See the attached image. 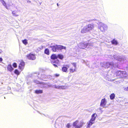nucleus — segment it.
<instances>
[{
	"label": "nucleus",
	"instance_id": "nucleus-1",
	"mask_svg": "<svg viewBox=\"0 0 128 128\" xmlns=\"http://www.w3.org/2000/svg\"><path fill=\"white\" fill-rule=\"evenodd\" d=\"M83 121L79 122L78 120H76L73 124V126L76 128H80L85 124Z\"/></svg>",
	"mask_w": 128,
	"mask_h": 128
},
{
	"label": "nucleus",
	"instance_id": "nucleus-2",
	"mask_svg": "<svg viewBox=\"0 0 128 128\" xmlns=\"http://www.w3.org/2000/svg\"><path fill=\"white\" fill-rule=\"evenodd\" d=\"M98 25V28L101 31L104 32L107 30L108 27L106 24L102 22H100Z\"/></svg>",
	"mask_w": 128,
	"mask_h": 128
},
{
	"label": "nucleus",
	"instance_id": "nucleus-3",
	"mask_svg": "<svg viewBox=\"0 0 128 128\" xmlns=\"http://www.w3.org/2000/svg\"><path fill=\"white\" fill-rule=\"evenodd\" d=\"M72 66L70 69V72H74L76 71L77 69V63L76 62L71 63Z\"/></svg>",
	"mask_w": 128,
	"mask_h": 128
},
{
	"label": "nucleus",
	"instance_id": "nucleus-4",
	"mask_svg": "<svg viewBox=\"0 0 128 128\" xmlns=\"http://www.w3.org/2000/svg\"><path fill=\"white\" fill-rule=\"evenodd\" d=\"M101 65L105 68H108L109 67L112 68L114 66V64L112 62H106L104 63H101Z\"/></svg>",
	"mask_w": 128,
	"mask_h": 128
},
{
	"label": "nucleus",
	"instance_id": "nucleus-5",
	"mask_svg": "<svg viewBox=\"0 0 128 128\" xmlns=\"http://www.w3.org/2000/svg\"><path fill=\"white\" fill-rule=\"evenodd\" d=\"M52 59L53 60L52 61H51V62L52 64H53V65L55 67H57V65L55 64H54V62H55V63L58 64L59 63V61L58 60H56L55 61L54 60L57 58H58L57 56H56L55 54H54L52 55L51 57Z\"/></svg>",
	"mask_w": 128,
	"mask_h": 128
},
{
	"label": "nucleus",
	"instance_id": "nucleus-6",
	"mask_svg": "<svg viewBox=\"0 0 128 128\" xmlns=\"http://www.w3.org/2000/svg\"><path fill=\"white\" fill-rule=\"evenodd\" d=\"M27 58L28 59L31 60H34L36 58L35 54L30 53L26 56Z\"/></svg>",
	"mask_w": 128,
	"mask_h": 128
},
{
	"label": "nucleus",
	"instance_id": "nucleus-7",
	"mask_svg": "<svg viewBox=\"0 0 128 128\" xmlns=\"http://www.w3.org/2000/svg\"><path fill=\"white\" fill-rule=\"evenodd\" d=\"M107 103L106 100L105 98L102 99L101 100L100 103V106L104 108H106Z\"/></svg>",
	"mask_w": 128,
	"mask_h": 128
},
{
	"label": "nucleus",
	"instance_id": "nucleus-8",
	"mask_svg": "<svg viewBox=\"0 0 128 128\" xmlns=\"http://www.w3.org/2000/svg\"><path fill=\"white\" fill-rule=\"evenodd\" d=\"M87 43L86 42L80 43L78 44V46L80 48L84 49L86 48L87 46Z\"/></svg>",
	"mask_w": 128,
	"mask_h": 128
},
{
	"label": "nucleus",
	"instance_id": "nucleus-9",
	"mask_svg": "<svg viewBox=\"0 0 128 128\" xmlns=\"http://www.w3.org/2000/svg\"><path fill=\"white\" fill-rule=\"evenodd\" d=\"M113 58L114 59H116L118 61L120 62H123L124 61V59L122 58V57L120 56H113Z\"/></svg>",
	"mask_w": 128,
	"mask_h": 128
},
{
	"label": "nucleus",
	"instance_id": "nucleus-10",
	"mask_svg": "<svg viewBox=\"0 0 128 128\" xmlns=\"http://www.w3.org/2000/svg\"><path fill=\"white\" fill-rule=\"evenodd\" d=\"M24 63L23 61H21L19 65V69L22 71L24 69Z\"/></svg>",
	"mask_w": 128,
	"mask_h": 128
},
{
	"label": "nucleus",
	"instance_id": "nucleus-11",
	"mask_svg": "<svg viewBox=\"0 0 128 128\" xmlns=\"http://www.w3.org/2000/svg\"><path fill=\"white\" fill-rule=\"evenodd\" d=\"M85 26L88 32L94 28L93 25L92 24H89Z\"/></svg>",
	"mask_w": 128,
	"mask_h": 128
},
{
	"label": "nucleus",
	"instance_id": "nucleus-12",
	"mask_svg": "<svg viewBox=\"0 0 128 128\" xmlns=\"http://www.w3.org/2000/svg\"><path fill=\"white\" fill-rule=\"evenodd\" d=\"M20 12V11L19 10H14L12 12V14L14 16H19Z\"/></svg>",
	"mask_w": 128,
	"mask_h": 128
},
{
	"label": "nucleus",
	"instance_id": "nucleus-13",
	"mask_svg": "<svg viewBox=\"0 0 128 128\" xmlns=\"http://www.w3.org/2000/svg\"><path fill=\"white\" fill-rule=\"evenodd\" d=\"M70 66L68 64L64 66L62 68V70L64 72H66L67 70L69 68Z\"/></svg>",
	"mask_w": 128,
	"mask_h": 128
},
{
	"label": "nucleus",
	"instance_id": "nucleus-14",
	"mask_svg": "<svg viewBox=\"0 0 128 128\" xmlns=\"http://www.w3.org/2000/svg\"><path fill=\"white\" fill-rule=\"evenodd\" d=\"M55 88L60 89H66L67 88V86H55Z\"/></svg>",
	"mask_w": 128,
	"mask_h": 128
},
{
	"label": "nucleus",
	"instance_id": "nucleus-15",
	"mask_svg": "<svg viewBox=\"0 0 128 128\" xmlns=\"http://www.w3.org/2000/svg\"><path fill=\"white\" fill-rule=\"evenodd\" d=\"M96 116L97 114L96 113H95L93 114L90 120L94 122Z\"/></svg>",
	"mask_w": 128,
	"mask_h": 128
},
{
	"label": "nucleus",
	"instance_id": "nucleus-16",
	"mask_svg": "<svg viewBox=\"0 0 128 128\" xmlns=\"http://www.w3.org/2000/svg\"><path fill=\"white\" fill-rule=\"evenodd\" d=\"M57 48L58 50H62V49L66 50V47L61 45H57Z\"/></svg>",
	"mask_w": 128,
	"mask_h": 128
},
{
	"label": "nucleus",
	"instance_id": "nucleus-17",
	"mask_svg": "<svg viewBox=\"0 0 128 128\" xmlns=\"http://www.w3.org/2000/svg\"><path fill=\"white\" fill-rule=\"evenodd\" d=\"M88 32L87 28L86 26L84 27L81 30V32L82 33H84Z\"/></svg>",
	"mask_w": 128,
	"mask_h": 128
},
{
	"label": "nucleus",
	"instance_id": "nucleus-18",
	"mask_svg": "<svg viewBox=\"0 0 128 128\" xmlns=\"http://www.w3.org/2000/svg\"><path fill=\"white\" fill-rule=\"evenodd\" d=\"M94 122L91 120H90L89 122L87 123L88 125L87 126V127L89 128L90 126L94 123Z\"/></svg>",
	"mask_w": 128,
	"mask_h": 128
},
{
	"label": "nucleus",
	"instance_id": "nucleus-19",
	"mask_svg": "<svg viewBox=\"0 0 128 128\" xmlns=\"http://www.w3.org/2000/svg\"><path fill=\"white\" fill-rule=\"evenodd\" d=\"M7 69L10 72H12L13 70V68L10 64H9L8 66Z\"/></svg>",
	"mask_w": 128,
	"mask_h": 128
},
{
	"label": "nucleus",
	"instance_id": "nucleus-20",
	"mask_svg": "<svg viewBox=\"0 0 128 128\" xmlns=\"http://www.w3.org/2000/svg\"><path fill=\"white\" fill-rule=\"evenodd\" d=\"M0 1L2 5L5 6V8L7 9H8V6L6 2L4 0H0Z\"/></svg>",
	"mask_w": 128,
	"mask_h": 128
},
{
	"label": "nucleus",
	"instance_id": "nucleus-21",
	"mask_svg": "<svg viewBox=\"0 0 128 128\" xmlns=\"http://www.w3.org/2000/svg\"><path fill=\"white\" fill-rule=\"evenodd\" d=\"M57 45H56L52 46H50V47H51L52 48V50L54 52H56V49L57 48Z\"/></svg>",
	"mask_w": 128,
	"mask_h": 128
},
{
	"label": "nucleus",
	"instance_id": "nucleus-22",
	"mask_svg": "<svg viewBox=\"0 0 128 128\" xmlns=\"http://www.w3.org/2000/svg\"><path fill=\"white\" fill-rule=\"evenodd\" d=\"M42 90H36L35 91V93L36 94H41L42 93Z\"/></svg>",
	"mask_w": 128,
	"mask_h": 128
},
{
	"label": "nucleus",
	"instance_id": "nucleus-23",
	"mask_svg": "<svg viewBox=\"0 0 128 128\" xmlns=\"http://www.w3.org/2000/svg\"><path fill=\"white\" fill-rule=\"evenodd\" d=\"M127 76V74L126 72L122 71V78L126 77Z\"/></svg>",
	"mask_w": 128,
	"mask_h": 128
},
{
	"label": "nucleus",
	"instance_id": "nucleus-24",
	"mask_svg": "<svg viewBox=\"0 0 128 128\" xmlns=\"http://www.w3.org/2000/svg\"><path fill=\"white\" fill-rule=\"evenodd\" d=\"M111 42L112 44L115 45H116L118 44L117 41L114 39L112 40L111 41Z\"/></svg>",
	"mask_w": 128,
	"mask_h": 128
},
{
	"label": "nucleus",
	"instance_id": "nucleus-25",
	"mask_svg": "<svg viewBox=\"0 0 128 128\" xmlns=\"http://www.w3.org/2000/svg\"><path fill=\"white\" fill-rule=\"evenodd\" d=\"M122 71H119L117 73V75L118 76H120L121 77H122Z\"/></svg>",
	"mask_w": 128,
	"mask_h": 128
},
{
	"label": "nucleus",
	"instance_id": "nucleus-26",
	"mask_svg": "<svg viewBox=\"0 0 128 128\" xmlns=\"http://www.w3.org/2000/svg\"><path fill=\"white\" fill-rule=\"evenodd\" d=\"M115 97V94H114L113 93L110 95V97L111 100L114 99Z\"/></svg>",
	"mask_w": 128,
	"mask_h": 128
},
{
	"label": "nucleus",
	"instance_id": "nucleus-27",
	"mask_svg": "<svg viewBox=\"0 0 128 128\" xmlns=\"http://www.w3.org/2000/svg\"><path fill=\"white\" fill-rule=\"evenodd\" d=\"M44 53L47 55H49V50L47 48L44 51Z\"/></svg>",
	"mask_w": 128,
	"mask_h": 128
},
{
	"label": "nucleus",
	"instance_id": "nucleus-28",
	"mask_svg": "<svg viewBox=\"0 0 128 128\" xmlns=\"http://www.w3.org/2000/svg\"><path fill=\"white\" fill-rule=\"evenodd\" d=\"M22 42L25 45H26L28 44L27 40L26 39L22 40Z\"/></svg>",
	"mask_w": 128,
	"mask_h": 128
},
{
	"label": "nucleus",
	"instance_id": "nucleus-29",
	"mask_svg": "<svg viewBox=\"0 0 128 128\" xmlns=\"http://www.w3.org/2000/svg\"><path fill=\"white\" fill-rule=\"evenodd\" d=\"M14 72L17 75H18L20 74V72L17 70H15Z\"/></svg>",
	"mask_w": 128,
	"mask_h": 128
},
{
	"label": "nucleus",
	"instance_id": "nucleus-30",
	"mask_svg": "<svg viewBox=\"0 0 128 128\" xmlns=\"http://www.w3.org/2000/svg\"><path fill=\"white\" fill-rule=\"evenodd\" d=\"M58 58H59L60 59H62L63 58V55L60 54H58L57 56Z\"/></svg>",
	"mask_w": 128,
	"mask_h": 128
},
{
	"label": "nucleus",
	"instance_id": "nucleus-31",
	"mask_svg": "<svg viewBox=\"0 0 128 128\" xmlns=\"http://www.w3.org/2000/svg\"><path fill=\"white\" fill-rule=\"evenodd\" d=\"M13 66L14 67L16 68L17 66L16 64V63H14L13 64Z\"/></svg>",
	"mask_w": 128,
	"mask_h": 128
},
{
	"label": "nucleus",
	"instance_id": "nucleus-32",
	"mask_svg": "<svg viewBox=\"0 0 128 128\" xmlns=\"http://www.w3.org/2000/svg\"><path fill=\"white\" fill-rule=\"evenodd\" d=\"M66 127L68 128H69L70 127V124H68L66 125Z\"/></svg>",
	"mask_w": 128,
	"mask_h": 128
},
{
	"label": "nucleus",
	"instance_id": "nucleus-33",
	"mask_svg": "<svg viewBox=\"0 0 128 128\" xmlns=\"http://www.w3.org/2000/svg\"><path fill=\"white\" fill-rule=\"evenodd\" d=\"M2 58L0 57V62H1L2 61Z\"/></svg>",
	"mask_w": 128,
	"mask_h": 128
},
{
	"label": "nucleus",
	"instance_id": "nucleus-34",
	"mask_svg": "<svg viewBox=\"0 0 128 128\" xmlns=\"http://www.w3.org/2000/svg\"><path fill=\"white\" fill-rule=\"evenodd\" d=\"M124 90H125L128 91V87L125 88Z\"/></svg>",
	"mask_w": 128,
	"mask_h": 128
},
{
	"label": "nucleus",
	"instance_id": "nucleus-35",
	"mask_svg": "<svg viewBox=\"0 0 128 128\" xmlns=\"http://www.w3.org/2000/svg\"><path fill=\"white\" fill-rule=\"evenodd\" d=\"M55 75L56 76H59V74H55Z\"/></svg>",
	"mask_w": 128,
	"mask_h": 128
},
{
	"label": "nucleus",
	"instance_id": "nucleus-36",
	"mask_svg": "<svg viewBox=\"0 0 128 128\" xmlns=\"http://www.w3.org/2000/svg\"><path fill=\"white\" fill-rule=\"evenodd\" d=\"M2 50L0 49V54L2 53Z\"/></svg>",
	"mask_w": 128,
	"mask_h": 128
},
{
	"label": "nucleus",
	"instance_id": "nucleus-37",
	"mask_svg": "<svg viewBox=\"0 0 128 128\" xmlns=\"http://www.w3.org/2000/svg\"><path fill=\"white\" fill-rule=\"evenodd\" d=\"M88 45H89V44H88ZM87 46H88V44H87Z\"/></svg>",
	"mask_w": 128,
	"mask_h": 128
},
{
	"label": "nucleus",
	"instance_id": "nucleus-38",
	"mask_svg": "<svg viewBox=\"0 0 128 128\" xmlns=\"http://www.w3.org/2000/svg\"><path fill=\"white\" fill-rule=\"evenodd\" d=\"M36 83H38V82H36Z\"/></svg>",
	"mask_w": 128,
	"mask_h": 128
}]
</instances>
